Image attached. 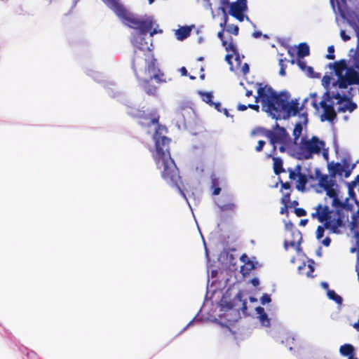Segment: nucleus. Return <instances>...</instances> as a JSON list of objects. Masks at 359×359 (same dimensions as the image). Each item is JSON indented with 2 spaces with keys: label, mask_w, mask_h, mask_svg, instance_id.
Returning a JSON list of instances; mask_svg holds the SVG:
<instances>
[{
  "label": "nucleus",
  "mask_w": 359,
  "mask_h": 359,
  "mask_svg": "<svg viewBox=\"0 0 359 359\" xmlns=\"http://www.w3.org/2000/svg\"><path fill=\"white\" fill-rule=\"evenodd\" d=\"M271 297L268 294H264L260 299V302H261L262 304H268V303L271 302Z\"/></svg>",
  "instance_id": "obj_40"
},
{
  "label": "nucleus",
  "mask_w": 359,
  "mask_h": 359,
  "mask_svg": "<svg viewBox=\"0 0 359 359\" xmlns=\"http://www.w3.org/2000/svg\"><path fill=\"white\" fill-rule=\"evenodd\" d=\"M308 222V219H302L299 222V225L301 226H304L307 224Z\"/></svg>",
  "instance_id": "obj_59"
},
{
  "label": "nucleus",
  "mask_w": 359,
  "mask_h": 359,
  "mask_svg": "<svg viewBox=\"0 0 359 359\" xmlns=\"http://www.w3.org/2000/svg\"><path fill=\"white\" fill-rule=\"evenodd\" d=\"M344 173V177L347 178L350 176L351 173V170L348 168V165L346 163L344 166V170L343 172Z\"/></svg>",
  "instance_id": "obj_45"
},
{
  "label": "nucleus",
  "mask_w": 359,
  "mask_h": 359,
  "mask_svg": "<svg viewBox=\"0 0 359 359\" xmlns=\"http://www.w3.org/2000/svg\"><path fill=\"white\" fill-rule=\"evenodd\" d=\"M252 95V91H245V96L250 97Z\"/></svg>",
  "instance_id": "obj_61"
},
{
  "label": "nucleus",
  "mask_w": 359,
  "mask_h": 359,
  "mask_svg": "<svg viewBox=\"0 0 359 359\" xmlns=\"http://www.w3.org/2000/svg\"><path fill=\"white\" fill-rule=\"evenodd\" d=\"M334 99L337 100V104H339V111L344 112L348 111L351 112L357 107L355 103L353 102L350 99L346 98L345 96H341L339 93V91L334 94Z\"/></svg>",
  "instance_id": "obj_15"
},
{
  "label": "nucleus",
  "mask_w": 359,
  "mask_h": 359,
  "mask_svg": "<svg viewBox=\"0 0 359 359\" xmlns=\"http://www.w3.org/2000/svg\"><path fill=\"white\" fill-rule=\"evenodd\" d=\"M248 108H250L256 111H259V106L257 104V103L255 104H248V105L239 104L237 107L238 110L239 111H245Z\"/></svg>",
  "instance_id": "obj_32"
},
{
  "label": "nucleus",
  "mask_w": 359,
  "mask_h": 359,
  "mask_svg": "<svg viewBox=\"0 0 359 359\" xmlns=\"http://www.w3.org/2000/svg\"><path fill=\"white\" fill-rule=\"evenodd\" d=\"M253 286L257 287L259 285V280L257 278H254L250 280Z\"/></svg>",
  "instance_id": "obj_52"
},
{
  "label": "nucleus",
  "mask_w": 359,
  "mask_h": 359,
  "mask_svg": "<svg viewBox=\"0 0 359 359\" xmlns=\"http://www.w3.org/2000/svg\"><path fill=\"white\" fill-rule=\"evenodd\" d=\"M331 243V239L329 237H326L324 240H323L322 243L326 246L328 247Z\"/></svg>",
  "instance_id": "obj_50"
},
{
  "label": "nucleus",
  "mask_w": 359,
  "mask_h": 359,
  "mask_svg": "<svg viewBox=\"0 0 359 359\" xmlns=\"http://www.w3.org/2000/svg\"><path fill=\"white\" fill-rule=\"evenodd\" d=\"M325 146V142L320 140L317 136H313L309 140L302 137L298 147L299 158L311 159L313 157V155L320 154Z\"/></svg>",
  "instance_id": "obj_8"
},
{
  "label": "nucleus",
  "mask_w": 359,
  "mask_h": 359,
  "mask_svg": "<svg viewBox=\"0 0 359 359\" xmlns=\"http://www.w3.org/2000/svg\"><path fill=\"white\" fill-rule=\"evenodd\" d=\"M340 36L344 41H347L351 39V37L346 34V32L344 30L340 31Z\"/></svg>",
  "instance_id": "obj_46"
},
{
  "label": "nucleus",
  "mask_w": 359,
  "mask_h": 359,
  "mask_svg": "<svg viewBox=\"0 0 359 359\" xmlns=\"http://www.w3.org/2000/svg\"><path fill=\"white\" fill-rule=\"evenodd\" d=\"M351 229H354L356 226H357V217L356 216H353V218H352V221L351 222Z\"/></svg>",
  "instance_id": "obj_48"
},
{
  "label": "nucleus",
  "mask_w": 359,
  "mask_h": 359,
  "mask_svg": "<svg viewBox=\"0 0 359 359\" xmlns=\"http://www.w3.org/2000/svg\"><path fill=\"white\" fill-rule=\"evenodd\" d=\"M233 55H236L238 56V53L237 54H234V53H232L231 54H227V55H226V56H225V60H226L229 63H231V60H232V58H233Z\"/></svg>",
  "instance_id": "obj_49"
},
{
  "label": "nucleus",
  "mask_w": 359,
  "mask_h": 359,
  "mask_svg": "<svg viewBox=\"0 0 359 359\" xmlns=\"http://www.w3.org/2000/svg\"><path fill=\"white\" fill-rule=\"evenodd\" d=\"M320 285H321V287H322L323 289L326 290H327V292L328 291V290H329V285H328V283H326V282H322V283H320Z\"/></svg>",
  "instance_id": "obj_55"
},
{
  "label": "nucleus",
  "mask_w": 359,
  "mask_h": 359,
  "mask_svg": "<svg viewBox=\"0 0 359 359\" xmlns=\"http://www.w3.org/2000/svg\"><path fill=\"white\" fill-rule=\"evenodd\" d=\"M302 167L299 165H296L295 168H288L287 169V172L289 173V178L290 180H296L298 178L299 173L301 172Z\"/></svg>",
  "instance_id": "obj_28"
},
{
  "label": "nucleus",
  "mask_w": 359,
  "mask_h": 359,
  "mask_svg": "<svg viewBox=\"0 0 359 359\" xmlns=\"http://www.w3.org/2000/svg\"><path fill=\"white\" fill-rule=\"evenodd\" d=\"M316 175L318 178V186L326 192V194L338 188L336 180L332 178L330 175L321 174L320 171L317 170Z\"/></svg>",
  "instance_id": "obj_13"
},
{
  "label": "nucleus",
  "mask_w": 359,
  "mask_h": 359,
  "mask_svg": "<svg viewBox=\"0 0 359 359\" xmlns=\"http://www.w3.org/2000/svg\"><path fill=\"white\" fill-rule=\"evenodd\" d=\"M139 124L142 126L156 125L154 140L155 142V151L152 153L157 169L161 170L162 178L170 186L176 187L182 194L180 184L182 183L179 170L171 158L169 144L170 139L165 136L167 128L158 123L159 116L155 113H150L140 116Z\"/></svg>",
  "instance_id": "obj_1"
},
{
  "label": "nucleus",
  "mask_w": 359,
  "mask_h": 359,
  "mask_svg": "<svg viewBox=\"0 0 359 359\" xmlns=\"http://www.w3.org/2000/svg\"><path fill=\"white\" fill-rule=\"evenodd\" d=\"M298 67L311 78H320V73H315L313 69L311 66H307L304 60L298 59L297 61Z\"/></svg>",
  "instance_id": "obj_20"
},
{
  "label": "nucleus",
  "mask_w": 359,
  "mask_h": 359,
  "mask_svg": "<svg viewBox=\"0 0 359 359\" xmlns=\"http://www.w3.org/2000/svg\"><path fill=\"white\" fill-rule=\"evenodd\" d=\"M256 311L258 315V318L259 319L260 323L262 325L269 327L270 325V320L268 318L267 314L266 313L264 309L258 306L256 308Z\"/></svg>",
  "instance_id": "obj_22"
},
{
  "label": "nucleus",
  "mask_w": 359,
  "mask_h": 359,
  "mask_svg": "<svg viewBox=\"0 0 359 359\" xmlns=\"http://www.w3.org/2000/svg\"><path fill=\"white\" fill-rule=\"evenodd\" d=\"M252 88H255V90H273V88L269 86L268 84L265 83L264 82H257L255 83Z\"/></svg>",
  "instance_id": "obj_33"
},
{
  "label": "nucleus",
  "mask_w": 359,
  "mask_h": 359,
  "mask_svg": "<svg viewBox=\"0 0 359 359\" xmlns=\"http://www.w3.org/2000/svg\"><path fill=\"white\" fill-rule=\"evenodd\" d=\"M285 59H280L278 61V64L280 66L279 74L282 76H284L286 74L285 69L287 65L285 64Z\"/></svg>",
  "instance_id": "obj_37"
},
{
  "label": "nucleus",
  "mask_w": 359,
  "mask_h": 359,
  "mask_svg": "<svg viewBox=\"0 0 359 359\" xmlns=\"http://www.w3.org/2000/svg\"><path fill=\"white\" fill-rule=\"evenodd\" d=\"M180 72L181 73L182 76H187V70L186 67H182L180 69Z\"/></svg>",
  "instance_id": "obj_54"
},
{
  "label": "nucleus",
  "mask_w": 359,
  "mask_h": 359,
  "mask_svg": "<svg viewBox=\"0 0 359 359\" xmlns=\"http://www.w3.org/2000/svg\"><path fill=\"white\" fill-rule=\"evenodd\" d=\"M323 156L325 158H327L328 157V154H327V151H325L323 152Z\"/></svg>",
  "instance_id": "obj_62"
},
{
  "label": "nucleus",
  "mask_w": 359,
  "mask_h": 359,
  "mask_svg": "<svg viewBox=\"0 0 359 359\" xmlns=\"http://www.w3.org/2000/svg\"><path fill=\"white\" fill-rule=\"evenodd\" d=\"M222 211H234L236 205L233 203L224 204L219 207Z\"/></svg>",
  "instance_id": "obj_36"
},
{
  "label": "nucleus",
  "mask_w": 359,
  "mask_h": 359,
  "mask_svg": "<svg viewBox=\"0 0 359 359\" xmlns=\"http://www.w3.org/2000/svg\"><path fill=\"white\" fill-rule=\"evenodd\" d=\"M350 251L351 253L356 252L357 261L359 262V248H352Z\"/></svg>",
  "instance_id": "obj_51"
},
{
  "label": "nucleus",
  "mask_w": 359,
  "mask_h": 359,
  "mask_svg": "<svg viewBox=\"0 0 359 359\" xmlns=\"http://www.w3.org/2000/svg\"><path fill=\"white\" fill-rule=\"evenodd\" d=\"M309 268L310 270H309V272H308L307 275H308V276H312L310 273H313L314 271V268L311 264L309 265Z\"/></svg>",
  "instance_id": "obj_57"
},
{
  "label": "nucleus",
  "mask_w": 359,
  "mask_h": 359,
  "mask_svg": "<svg viewBox=\"0 0 359 359\" xmlns=\"http://www.w3.org/2000/svg\"><path fill=\"white\" fill-rule=\"evenodd\" d=\"M348 359H358V358H355L353 356V355L348 358Z\"/></svg>",
  "instance_id": "obj_64"
},
{
  "label": "nucleus",
  "mask_w": 359,
  "mask_h": 359,
  "mask_svg": "<svg viewBox=\"0 0 359 359\" xmlns=\"http://www.w3.org/2000/svg\"><path fill=\"white\" fill-rule=\"evenodd\" d=\"M222 4L229 7L227 15H230L239 22H243L245 18L244 13L247 11V0H237L230 2L229 0H222Z\"/></svg>",
  "instance_id": "obj_11"
},
{
  "label": "nucleus",
  "mask_w": 359,
  "mask_h": 359,
  "mask_svg": "<svg viewBox=\"0 0 359 359\" xmlns=\"http://www.w3.org/2000/svg\"><path fill=\"white\" fill-rule=\"evenodd\" d=\"M357 184H358V182H356L355 180L348 184L349 193L353 190V188H355L356 187Z\"/></svg>",
  "instance_id": "obj_47"
},
{
  "label": "nucleus",
  "mask_w": 359,
  "mask_h": 359,
  "mask_svg": "<svg viewBox=\"0 0 359 359\" xmlns=\"http://www.w3.org/2000/svg\"><path fill=\"white\" fill-rule=\"evenodd\" d=\"M220 9L224 14V17L222 21L219 24V27L222 28V29L217 33V37L221 40L222 45L224 47L226 51L237 54L238 50L236 45L234 44L233 38L230 37L229 40H226L224 39V32L225 31L226 23L229 21V16L227 15L226 8L221 7Z\"/></svg>",
  "instance_id": "obj_12"
},
{
  "label": "nucleus",
  "mask_w": 359,
  "mask_h": 359,
  "mask_svg": "<svg viewBox=\"0 0 359 359\" xmlns=\"http://www.w3.org/2000/svg\"><path fill=\"white\" fill-rule=\"evenodd\" d=\"M346 161H344V165L340 163L331 162L327 165V169L329 174L332 178L335 180L337 175L341 176L344 170V166L346 164Z\"/></svg>",
  "instance_id": "obj_18"
},
{
  "label": "nucleus",
  "mask_w": 359,
  "mask_h": 359,
  "mask_svg": "<svg viewBox=\"0 0 359 359\" xmlns=\"http://www.w3.org/2000/svg\"><path fill=\"white\" fill-rule=\"evenodd\" d=\"M287 144H281V146L279 147V151L280 152H285V146H287Z\"/></svg>",
  "instance_id": "obj_60"
},
{
  "label": "nucleus",
  "mask_w": 359,
  "mask_h": 359,
  "mask_svg": "<svg viewBox=\"0 0 359 359\" xmlns=\"http://www.w3.org/2000/svg\"><path fill=\"white\" fill-rule=\"evenodd\" d=\"M266 142L264 140H259L258 142L257 146L255 147V150L257 152H260L263 150V147L265 145Z\"/></svg>",
  "instance_id": "obj_43"
},
{
  "label": "nucleus",
  "mask_w": 359,
  "mask_h": 359,
  "mask_svg": "<svg viewBox=\"0 0 359 359\" xmlns=\"http://www.w3.org/2000/svg\"><path fill=\"white\" fill-rule=\"evenodd\" d=\"M353 327L358 331L359 332V320H358V322L355 323L353 325Z\"/></svg>",
  "instance_id": "obj_58"
},
{
  "label": "nucleus",
  "mask_w": 359,
  "mask_h": 359,
  "mask_svg": "<svg viewBox=\"0 0 359 359\" xmlns=\"http://www.w3.org/2000/svg\"><path fill=\"white\" fill-rule=\"evenodd\" d=\"M248 257L246 255H243L241 257V260L245 262L246 265V271H245V266H243L241 269V272L243 273L244 276H245L247 274L249 273V271L255 269V263L252 261L248 260L245 261V259H248Z\"/></svg>",
  "instance_id": "obj_23"
},
{
  "label": "nucleus",
  "mask_w": 359,
  "mask_h": 359,
  "mask_svg": "<svg viewBox=\"0 0 359 359\" xmlns=\"http://www.w3.org/2000/svg\"><path fill=\"white\" fill-rule=\"evenodd\" d=\"M212 194L215 196L219 195L221 191V189L219 187V183L217 180L214 179L212 181Z\"/></svg>",
  "instance_id": "obj_35"
},
{
  "label": "nucleus",
  "mask_w": 359,
  "mask_h": 359,
  "mask_svg": "<svg viewBox=\"0 0 359 359\" xmlns=\"http://www.w3.org/2000/svg\"><path fill=\"white\" fill-rule=\"evenodd\" d=\"M355 348L353 346L350 344H345L340 346L339 352L344 356L348 358L354 354Z\"/></svg>",
  "instance_id": "obj_26"
},
{
  "label": "nucleus",
  "mask_w": 359,
  "mask_h": 359,
  "mask_svg": "<svg viewBox=\"0 0 359 359\" xmlns=\"http://www.w3.org/2000/svg\"><path fill=\"white\" fill-rule=\"evenodd\" d=\"M309 182V177L306 175L302 172L299 173V176L296 183V189L298 191H304Z\"/></svg>",
  "instance_id": "obj_24"
},
{
  "label": "nucleus",
  "mask_w": 359,
  "mask_h": 359,
  "mask_svg": "<svg viewBox=\"0 0 359 359\" xmlns=\"http://www.w3.org/2000/svg\"><path fill=\"white\" fill-rule=\"evenodd\" d=\"M291 191H290L288 192L283 193V196L280 200V202L282 204L284 205L285 208H287L288 203H290V195Z\"/></svg>",
  "instance_id": "obj_34"
},
{
  "label": "nucleus",
  "mask_w": 359,
  "mask_h": 359,
  "mask_svg": "<svg viewBox=\"0 0 359 359\" xmlns=\"http://www.w3.org/2000/svg\"><path fill=\"white\" fill-rule=\"evenodd\" d=\"M292 235L294 236H296L297 237L299 238V239L297 241H285L284 243V246L286 250L288 248L289 246H290L292 248H297L300 244V241L302 240V235H301L300 231H293Z\"/></svg>",
  "instance_id": "obj_27"
},
{
  "label": "nucleus",
  "mask_w": 359,
  "mask_h": 359,
  "mask_svg": "<svg viewBox=\"0 0 359 359\" xmlns=\"http://www.w3.org/2000/svg\"><path fill=\"white\" fill-rule=\"evenodd\" d=\"M102 1L115 13L124 25L136 31L131 36H138L142 42H149L145 37L148 33L150 37L162 33V29L153 27L154 22L151 18H138L128 11L119 1L102 0Z\"/></svg>",
  "instance_id": "obj_4"
},
{
  "label": "nucleus",
  "mask_w": 359,
  "mask_h": 359,
  "mask_svg": "<svg viewBox=\"0 0 359 359\" xmlns=\"http://www.w3.org/2000/svg\"><path fill=\"white\" fill-rule=\"evenodd\" d=\"M328 67L333 70L336 79L327 74L323 76L321 83L326 90L331 87L353 90L352 86H359V62L350 65L348 60L341 59L329 63Z\"/></svg>",
  "instance_id": "obj_3"
},
{
  "label": "nucleus",
  "mask_w": 359,
  "mask_h": 359,
  "mask_svg": "<svg viewBox=\"0 0 359 359\" xmlns=\"http://www.w3.org/2000/svg\"><path fill=\"white\" fill-rule=\"evenodd\" d=\"M325 224V222H323ZM325 229H327L325 226H318L316 230V238L318 240L321 239L324 236Z\"/></svg>",
  "instance_id": "obj_38"
},
{
  "label": "nucleus",
  "mask_w": 359,
  "mask_h": 359,
  "mask_svg": "<svg viewBox=\"0 0 359 359\" xmlns=\"http://www.w3.org/2000/svg\"><path fill=\"white\" fill-rule=\"evenodd\" d=\"M191 27L184 26L180 27L178 29L176 30L175 35L178 40L183 41L191 34Z\"/></svg>",
  "instance_id": "obj_21"
},
{
  "label": "nucleus",
  "mask_w": 359,
  "mask_h": 359,
  "mask_svg": "<svg viewBox=\"0 0 359 359\" xmlns=\"http://www.w3.org/2000/svg\"><path fill=\"white\" fill-rule=\"evenodd\" d=\"M198 94L203 102L214 108L219 112H223L226 116H229V111L226 109L222 108L219 102L213 101V94L212 91H198Z\"/></svg>",
  "instance_id": "obj_14"
},
{
  "label": "nucleus",
  "mask_w": 359,
  "mask_h": 359,
  "mask_svg": "<svg viewBox=\"0 0 359 359\" xmlns=\"http://www.w3.org/2000/svg\"><path fill=\"white\" fill-rule=\"evenodd\" d=\"M144 76L146 77L147 81H142L145 83H149V81H151L153 80H154L157 84L164 83L167 82L164 74L161 72L159 69H158L156 72V69H154V71L147 72V74L144 75Z\"/></svg>",
  "instance_id": "obj_17"
},
{
  "label": "nucleus",
  "mask_w": 359,
  "mask_h": 359,
  "mask_svg": "<svg viewBox=\"0 0 359 359\" xmlns=\"http://www.w3.org/2000/svg\"><path fill=\"white\" fill-rule=\"evenodd\" d=\"M261 36H262V32H259V31H256V32H253V33H252V36H253L254 38H256V39H257V38L260 37Z\"/></svg>",
  "instance_id": "obj_56"
},
{
  "label": "nucleus",
  "mask_w": 359,
  "mask_h": 359,
  "mask_svg": "<svg viewBox=\"0 0 359 359\" xmlns=\"http://www.w3.org/2000/svg\"><path fill=\"white\" fill-rule=\"evenodd\" d=\"M328 53L326 55L325 57L328 60H334L335 58L334 53V46H330L327 48Z\"/></svg>",
  "instance_id": "obj_39"
},
{
  "label": "nucleus",
  "mask_w": 359,
  "mask_h": 359,
  "mask_svg": "<svg viewBox=\"0 0 359 359\" xmlns=\"http://www.w3.org/2000/svg\"><path fill=\"white\" fill-rule=\"evenodd\" d=\"M302 126L301 123H297L293 130L294 140L296 142L302 135Z\"/></svg>",
  "instance_id": "obj_31"
},
{
  "label": "nucleus",
  "mask_w": 359,
  "mask_h": 359,
  "mask_svg": "<svg viewBox=\"0 0 359 359\" xmlns=\"http://www.w3.org/2000/svg\"><path fill=\"white\" fill-rule=\"evenodd\" d=\"M297 54L299 59L304 58V57L309 55V54H310L309 46L305 42L300 43L297 47Z\"/></svg>",
  "instance_id": "obj_25"
},
{
  "label": "nucleus",
  "mask_w": 359,
  "mask_h": 359,
  "mask_svg": "<svg viewBox=\"0 0 359 359\" xmlns=\"http://www.w3.org/2000/svg\"><path fill=\"white\" fill-rule=\"evenodd\" d=\"M279 180L280 182L282 189L289 190V191H291V185L289 182H283L280 179H279Z\"/></svg>",
  "instance_id": "obj_42"
},
{
  "label": "nucleus",
  "mask_w": 359,
  "mask_h": 359,
  "mask_svg": "<svg viewBox=\"0 0 359 359\" xmlns=\"http://www.w3.org/2000/svg\"><path fill=\"white\" fill-rule=\"evenodd\" d=\"M225 31L234 36H237L238 35L239 27L238 25L233 24H228L227 22L225 27Z\"/></svg>",
  "instance_id": "obj_30"
},
{
  "label": "nucleus",
  "mask_w": 359,
  "mask_h": 359,
  "mask_svg": "<svg viewBox=\"0 0 359 359\" xmlns=\"http://www.w3.org/2000/svg\"><path fill=\"white\" fill-rule=\"evenodd\" d=\"M294 213L297 217H303L306 215V211L302 208H295Z\"/></svg>",
  "instance_id": "obj_41"
},
{
  "label": "nucleus",
  "mask_w": 359,
  "mask_h": 359,
  "mask_svg": "<svg viewBox=\"0 0 359 359\" xmlns=\"http://www.w3.org/2000/svg\"><path fill=\"white\" fill-rule=\"evenodd\" d=\"M327 295L330 299L334 301L337 304H341L342 303V298L334 290H328Z\"/></svg>",
  "instance_id": "obj_29"
},
{
  "label": "nucleus",
  "mask_w": 359,
  "mask_h": 359,
  "mask_svg": "<svg viewBox=\"0 0 359 359\" xmlns=\"http://www.w3.org/2000/svg\"><path fill=\"white\" fill-rule=\"evenodd\" d=\"M260 132L269 140L270 144L273 145V154L276 153L277 144H288L291 140L285 128L280 127L278 123L276 124L274 130L262 128Z\"/></svg>",
  "instance_id": "obj_10"
},
{
  "label": "nucleus",
  "mask_w": 359,
  "mask_h": 359,
  "mask_svg": "<svg viewBox=\"0 0 359 359\" xmlns=\"http://www.w3.org/2000/svg\"><path fill=\"white\" fill-rule=\"evenodd\" d=\"M131 43L135 48L132 59L133 69L139 80L147 81L144 75L154 71L156 59L152 53V39L142 42L140 36H131Z\"/></svg>",
  "instance_id": "obj_5"
},
{
  "label": "nucleus",
  "mask_w": 359,
  "mask_h": 359,
  "mask_svg": "<svg viewBox=\"0 0 359 359\" xmlns=\"http://www.w3.org/2000/svg\"><path fill=\"white\" fill-rule=\"evenodd\" d=\"M351 0H330L332 7L337 15L346 20L353 28L359 44V14L353 11L348 6Z\"/></svg>",
  "instance_id": "obj_7"
},
{
  "label": "nucleus",
  "mask_w": 359,
  "mask_h": 359,
  "mask_svg": "<svg viewBox=\"0 0 359 359\" xmlns=\"http://www.w3.org/2000/svg\"><path fill=\"white\" fill-rule=\"evenodd\" d=\"M254 95L255 103L261 102L262 109L272 118L287 119L299 116L307 121L308 112L306 103L308 98H304L302 102L298 98H291L288 91H257Z\"/></svg>",
  "instance_id": "obj_2"
},
{
  "label": "nucleus",
  "mask_w": 359,
  "mask_h": 359,
  "mask_svg": "<svg viewBox=\"0 0 359 359\" xmlns=\"http://www.w3.org/2000/svg\"><path fill=\"white\" fill-rule=\"evenodd\" d=\"M241 71L243 74H247L250 71L249 65L247 63H244L241 67Z\"/></svg>",
  "instance_id": "obj_44"
},
{
  "label": "nucleus",
  "mask_w": 359,
  "mask_h": 359,
  "mask_svg": "<svg viewBox=\"0 0 359 359\" xmlns=\"http://www.w3.org/2000/svg\"><path fill=\"white\" fill-rule=\"evenodd\" d=\"M355 179L356 182L358 183H359V175H358Z\"/></svg>",
  "instance_id": "obj_63"
},
{
  "label": "nucleus",
  "mask_w": 359,
  "mask_h": 359,
  "mask_svg": "<svg viewBox=\"0 0 359 359\" xmlns=\"http://www.w3.org/2000/svg\"><path fill=\"white\" fill-rule=\"evenodd\" d=\"M328 197L332 199V205L335 208L334 215H337L336 218H332V210H330L327 205L323 206L321 204H318L315 212L311 214L313 218H317L320 222H325V226L327 229H330L333 233L338 232L339 227L344 225V215L343 210L344 209L346 204L342 202L338 196L337 189L330 191L329 194H326Z\"/></svg>",
  "instance_id": "obj_6"
},
{
  "label": "nucleus",
  "mask_w": 359,
  "mask_h": 359,
  "mask_svg": "<svg viewBox=\"0 0 359 359\" xmlns=\"http://www.w3.org/2000/svg\"><path fill=\"white\" fill-rule=\"evenodd\" d=\"M334 95H330V91H325L323 95L322 100L317 103L313 100L312 104L313 107L318 110L319 107L323 109V113L320 115L321 121H333L337 118V113L334 110V105L337 102H334Z\"/></svg>",
  "instance_id": "obj_9"
},
{
  "label": "nucleus",
  "mask_w": 359,
  "mask_h": 359,
  "mask_svg": "<svg viewBox=\"0 0 359 359\" xmlns=\"http://www.w3.org/2000/svg\"><path fill=\"white\" fill-rule=\"evenodd\" d=\"M221 306L223 309H231L233 308V304L231 302L226 303L225 304H222Z\"/></svg>",
  "instance_id": "obj_53"
},
{
  "label": "nucleus",
  "mask_w": 359,
  "mask_h": 359,
  "mask_svg": "<svg viewBox=\"0 0 359 359\" xmlns=\"http://www.w3.org/2000/svg\"><path fill=\"white\" fill-rule=\"evenodd\" d=\"M174 113L177 119L185 123L187 119L191 118L194 114V109L190 106L180 104L176 108Z\"/></svg>",
  "instance_id": "obj_16"
},
{
  "label": "nucleus",
  "mask_w": 359,
  "mask_h": 359,
  "mask_svg": "<svg viewBox=\"0 0 359 359\" xmlns=\"http://www.w3.org/2000/svg\"><path fill=\"white\" fill-rule=\"evenodd\" d=\"M266 157L273 160V172L276 175H279L280 173L285 172L283 166V160L280 158L274 156L273 154H268Z\"/></svg>",
  "instance_id": "obj_19"
}]
</instances>
